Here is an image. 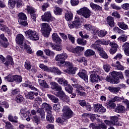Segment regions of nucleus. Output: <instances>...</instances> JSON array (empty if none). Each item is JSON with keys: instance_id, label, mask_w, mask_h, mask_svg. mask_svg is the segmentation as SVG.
Listing matches in <instances>:
<instances>
[{"instance_id": "f257e3e1", "label": "nucleus", "mask_w": 129, "mask_h": 129, "mask_svg": "<svg viewBox=\"0 0 129 129\" xmlns=\"http://www.w3.org/2000/svg\"><path fill=\"white\" fill-rule=\"evenodd\" d=\"M118 77L120 79H123L122 72L113 71L111 73V76L107 77L106 80L108 81V82H110V83L117 84L119 82V79Z\"/></svg>"}, {"instance_id": "f03ea898", "label": "nucleus", "mask_w": 129, "mask_h": 129, "mask_svg": "<svg viewBox=\"0 0 129 129\" xmlns=\"http://www.w3.org/2000/svg\"><path fill=\"white\" fill-rule=\"evenodd\" d=\"M51 88L53 90H56V91H58L57 93H54V95L59 97V98H63V97H67L66 101H69V97H67L65 95V93L62 90V87L58 84V83L55 82H51L50 83Z\"/></svg>"}, {"instance_id": "7ed1b4c3", "label": "nucleus", "mask_w": 129, "mask_h": 129, "mask_svg": "<svg viewBox=\"0 0 129 129\" xmlns=\"http://www.w3.org/2000/svg\"><path fill=\"white\" fill-rule=\"evenodd\" d=\"M101 73H103V70L100 68L96 69V70H94L93 71L90 72V74H91V82H97V81H98V79L99 80H100L99 76H98L97 74H101Z\"/></svg>"}, {"instance_id": "20e7f679", "label": "nucleus", "mask_w": 129, "mask_h": 129, "mask_svg": "<svg viewBox=\"0 0 129 129\" xmlns=\"http://www.w3.org/2000/svg\"><path fill=\"white\" fill-rule=\"evenodd\" d=\"M62 116L65 119H69L73 117V111L68 106H64L62 107Z\"/></svg>"}, {"instance_id": "39448f33", "label": "nucleus", "mask_w": 129, "mask_h": 129, "mask_svg": "<svg viewBox=\"0 0 129 129\" xmlns=\"http://www.w3.org/2000/svg\"><path fill=\"white\" fill-rule=\"evenodd\" d=\"M78 15H80V16H82L85 19H88V18H90V16H91V11L88 9L87 7H83L81 8L78 11H77Z\"/></svg>"}, {"instance_id": "423d86ee", "label": "nucleus", "mask_w": 129, "mask_h": 129, "mask_svg": "<svg viewBox=\"0 0 129 129\" xmlns=\"http://www.w3.org/2000/svg\"><path fill=\"white\" fill-rule=\"evenodd\" d=\"M25 34L27 38L32 40V41H38L39 40V34L34 30H28L25 32Z\"/></svg>"}, {"instance_id": "0eeeda50", "label": "nucleus", "mask_w": 129, "mask_h": 129, "mask_svg": "<svg viewBox=\"0 0 129 129\" xmlns=\"http://www.w3.org/2000/svg\"><path fill=\"white\" fill-rule=\"evenodd\" d=\"M104 122L107 125H121L118 123V117L114 116L110 117V120H105Z\"/></svg>"}, {"instance_id": "6e6552de", "label": "nucleus", "mask_w": 129, "mask_h": 129, "mask_svg": "<svg viewBox=\"0 0 129 129\" xmlns=\"http://www.w3.org/2000/svg\"><path fill=\"white\" fill-rule=\"evenodd\" d=\"M41 28V32L42 35L44 37L49 36V30H50V26L47 23H42L40 25Z\"/></svg>"}, {"instance_id": "1a4fd4ad", "label": "nucleus", "mask_w": 129, "mask_h": 129, "mask_svg": "<svg viewBox=\"0 0 129 129\" xmlns=\"http://www.w3.org/2000/svg\"><path fill=\"white\" fill-rule=\"evenodd\" d=\"M41 20L43 22H52L54 18L52 17L51 12H46L41 16Z\"/></svg>"}, {"instance_id": "9d476101", "label": "nucleus", "mask_w": 129, "mask_h": 129, "mask_svg": "<svg viewBox=\"0 0 129 129\" xmlns=\"http://www.w3.org/2000/svg\"><path fill=\"white\" fill-rule=\"evenodd\" d=\"M81 25L80 23V19L77 17L75 18V20L73 22L69 23V27L70 29H73L76 28V29H78L79 26Z\"/></svg>"}, {"instance_id": "9b49d317", "label": "nucleus", "mask_w": 129, "mask_h": 129, "mask_svg": "<svg viewBox=\"0 0 129 129\" xmlns=\"http://www.w3.org/2000/svg\"><path fill=\"white\" fill-rule=\"evenodd\" d=\"M68 58V55L66 53L57 54L55 58V61H59L60 64H64V61L66 60V58Z\"/></svg>"}, {"instance_id": "f8f14e48", "label": "nucleus", "mask_w": 129, "mask_h": 129, "mask_svg": "<svg viewBox=\"0 0 129 129\" xmlns=\"http://www.w3.org/2000/svg\"><path fill=\"white\" fill-rule=\"evenodd\" d=\"M90 127H92L93 129H106L107 126L105 125L104 123H99L98 124H94L93 123H91L89 125Z\"/></svg>"}, {"instance_id": "ddd939ff", "label": "nucleus", "mask_w": 129, "mask_h": 129, "mask_svg": "<svg viewBox=\"0 0 129 129\" xmlns=\"http://www.w3.org/2000/svg\"><path fill=\"white\" fill-rule=\"evenodd\" d=\"M78 76L83 79L85 82H88V76H87V72L85 70H82L78 73Z\"/></svg>"}, {"instance_id": "4468645a", "label": "nucleus", "mask_w": 129, "mask_h": 129, "mask_svg": "<svg viewBox=\"0 0 129 129\" xmlns=\"http://www.w3.org/2000/svg\"><path fill=\"white\" fill-rule=\"evenodd\" d=\"M24 40H25V37L24 36V35H23V34H19L16 36V44H18V45H20V46L22 45L24 46V45L23 44H24Z\"/></svg>"}, {"instance_id": "2eb2a0df", "label": "nucleus", "mask_w": 129, "mask_h": 129, "mask_svg": "<svg viewBox=\"0 0 129 129\" xmlns=\"http://www.w3.org/2000/svg\"><path fill=\"white\" fill-rule=\"evenodd\" d=\"M125 111H126V108L120 104H118L115 108V112L117 113H125Z\"/></svg>"}, {"instance_id": "dca6fc26", "label": "nucleus", "mask_w": 129, "mask_h": 129, "mask_svg": "<svg viewBox=\"0 0 129 129\" xmlns=\"http://www.w3.org/2000/svg\"><path fill=\"white\" fill-rule=\"evenodd\" d=\"M55 81H57L58 83L62 85V86H67L68 85V81L65 80L64 78H55L54 79Z\"/></svg>"}, {"instance_id": "f3484780", "label": "nucleus", "mask_w": 129, "mask_h": 129, "mask_svg": "<svg viewBox=\"0 0 129 129\" xmlns=\"http://www.w3.org/2000/svg\"><path fill=\"white\" fill-rule=\"evenodd\" d=\"M52 39L54 43H57L58 44H60L62 42V39L60 38L58 34L56 33H53L52 35Z\"/></svg>"}, {"instance_id": "a211bd4d", "label": "nucleus", "mask_w": 129, "mask_h": 129, "mask_svg": "<svg viewBox=\"0 0 129 129\" xmlns=\"http://www.w3.org/2000/svg\"><path fill=\"white\" fill-rule=\"evenodd\" d=\"M89 117H90L92 121H94V120L96 119V117H95V115L93 114L84 113L82 115V118H83V119H88Z\"/></svg>"}, {"instance_id": "6ab92c4d", "label": "nucleus", "mask_w": 129, "mask_h": 129, "mask_svg": "<svg viewBox=\"0 0 129 129\" xmlns=\"http://www.w3.org/2000/svg\"><path fill=\"white\" fill-rule=\"evenodd\" d=\"M90 7L91 8L92 10H93L95 12L102 11V7L92 2L90 4Z\"/></svg>"}, {"instance_id": "aec40b11", "label": "nucleus", "mask_w": 129, "mask_h": 129, "mask_svg": "<svg viewBox=\"0 0 129 129\" xmlns=\"http://www.w3.org/2000/svg\"><path fill=\"white\" fill-rule=\"evenodd\" d=\"M106 24L108 25L110 28H112V27H114L115 23H114V19L113 17L111 16H108L106 19Z\"/></svg>"}, {"instance_id": "412c9836", "label": "nucleus", "mask_w": 129, "mask_h": 129, "mask_svg": "<svg viewBox=\"0 0 129 129\" xmlns=\"http://www.w3.org/2000/svg\"><path fill=\"white\" fill-rule=\"evenodd\" d=\"M106 89H108L110 92L117 94L120 90V87H114L112 86H109L108 88H106Z\"/></svg>"}, {"instance_id": "4be33fe9", "label": "nucleus", "mask_w": 129, "mask_h": 129, "mask_svg": "<svg viewBox=\"0 0 129 129\" xmlns=\"http://www.w3.org/2000/svg\"><path fill=\"white\" fill-rule=\"evenodd\" d=\"M49 72L54 73V74H57V75H61L63 73L58 68L55 67L49 68Z\"/></svg>"}, {"instance_id": "5701e85b", "label": "nucleus", "mask_w": 129, "mask_h": 129, "mask_svg": "<svg viewBox=\"0 0 129 129\" xmlns=\"http://www.w3.org/2000/svg\"><path fill=\"white\" fill-rule=\"evenodd\" d=\"M122 49L124 51L125 54L126 56H129V43L125 42L122 45Z\"/></svg>"}, {"instance_id": "b1692460", "label": "nucleus", "mask_w": 129, "mask_h": 129, "mask_svg": "<svg viewBox=\"0 0 129 129\" xmlns=\"http://www.w3.org/2000/svg\"><path fill=\"white\" fill-rule=\"evenodd\" d=\"M84 50V47L82 46H77L76 48H73L72 50V53L75 54H80L82 51Z\"/></svg>"}, {"instance_id": "393cba45", "label": "nucleus", "mask_w": 129, "mask_h": 129, "mask_svg": "<svg viewBox=\"0 0 129 129\" xmlns=\"http://www.w3.org/2000/svg\"><path fill=\"white\" fill-rule=\"evenodd\" d=\"M47 115H46V120L49 121V122H53L54 121V117L52 115V110H47Z\"/></svg>"}, {"instance_id": "a878e982", "label": "nucleus", "mask_w": 129, "mask_h": 129, "mask_svg": "<svg viewBox=\"0 0 129 129\" xmlns=\"http://www.w3.org/2000/svg\"><path fill=\"white\" fill-rule=\"evenodd\" d=\"M112 66L115 67V69H117V70H124V67L120 64V62L118 61H116L115 63H112Z\"/></svg>"}, {"instance_id": "bb28decb", "label": "nucleus", "mask_w": 129, "mask_h": 129, "mask_svg": "<svg viewBox=\"0 0 129 129\" xmlns=\"http://www.w3.org/2000/svg\"><path fill=\"white\" fill-rule=\"evenodd\" d=\"M25 87H29V88H30L31 90H35V91L39 92V89H37L35 87L33 86L32 85V83L29 81H25Z\"/></svg>"}, {"instance_id": "cd10ccee", "label": "nucleus", "mask_w": 129, "mask_h": 129, "mask_svg": "<svg viewBox=\"0 0 129 129\" xmlns=\"http://www.w3.org/2000/svg\"><path fill=\"white\" fill-rule=\"evenodd\" d=\"M20 47L21 49H23V50H26L29 54H32V53H33V51H32V48H31V47L27 45L26 43H24L23 45H21Z\"/></svg>"}, {"instance_id": "c85d7f7f", "label": "nucleus", "mask_w": 129, "mask_h": 129, "mask_svg": "<svg viewBox=\"0 0 129 129\" xmlns=\"http://www.w3.org/2000/svg\"><path fill=\"white\" fill-rule=\"evenodd\" d=\"M37 113L40 115V119L42 121L45 120V111L42 108H39L37 110Z\"/></svg>"}, {"instance_id": "c756f323", "label": "nucleus", "mask_w": 129, "mask_h": 129, "mask_svg": "<svg viewBox=\"0 0 129 129\" xmlns=\"http://www.w3.org/2000/svg\"><path fill=\"white\" fill-rule=\"evenodd\" d=\"M6 66H10V65H14V60H13V57L8 55L7 56V60L4 63Z\"/></svg>"}, {"instance_id": "7c9ffc66", "label": "nucleus", "mask_w": 129, "mask_h": 129, "mask_svg": "<svg viewBox=\"0 0 129 129\" xmlns=\"http://www.w3.org/2000/svg\"><path fill=\"white\" fill-rule=\"evenodd\" d=\"M64 18L66 21H71L73 19V14L70 11H67L65 14Z\"/></svg>"}, {"instance_id": "2f4dec72", "label": "nucleus", "mask_w": 129, "mask_h": 129, "mask_svg": "<svg viewBox=\"0 0 129 129\" xmlns=\"http://www.w3.org/2000/svg\"><path fill=\"white\" fill-rule=\"evenodd\" d=\"M64 72H66L68 74H75L76 71H77V68H72L65 70H63Z\"/></svg>"}, {"instance_id": "473e14b6", "label": "nucleus", "mask_w": 129, "mask_h": 129, "mask_svg": "<svg viewBox=\"0 0 129 129\" xmlns=\"http://www.w3.org/2000/svg\"><path fill=\"white\" fill-rule=\"evenodd\" d=\"M113 102H112V100L108 101L107 102V108L109 109H114V108H115V106H116V105Z\"/></svg>"}, {"instance_id": "72a5a7b5", "label": "nucleus", "mask_w": 129, "mask_h": 129, "mask_svg": "<svg viewBox=\"0 0 129 129\" xmlns=\"http://www.w3.org/2000/svg\"><path fill=\"white\" fill-rule=\"evenodd\" d=\"M117 25L119 28L122 30H127L128 29V26L127 25L125 24V23H124L123 22H119L117 23Z\"/></svg>"}, {"instance_id": "f704fd0d", "label": "nucleus", "mask_w": 129, "mask_h": 129, "mask_svg": "<svg viewBox=\"0 0 129 129\" xmlns=\"http://www.w3.org/2000/svg\"><path fill=\"white\" fill-rule=\"evenodd\" d=\"M28 113H29V111H27L24 109H21L20 111V115L23 119H26L27 118Z\"/></svg>"}, {"instance_id": "c9c22d12", "label": "nucleus", "mask_w": 129, "mask_h": 129, "mask_svg": "<svg viewBox=\"0 0 129 129\" xmlns=\"http://www.w3.org/2000/svg\"><path fill=\"white\" fill-rule=\"evenodd\" d=\"M39 84L44 88H49V85L46 83V81L44 80L38 79Z\"/></svg>"}, {"instance_id": "e433bc0d", "label": "nucleus", "mask_w": 129, "mask_h": 129, "mask_svg": "<svg viewBox=\"0 0 129 129\" xmlns=\"http://www.w3.org/2000/svg\"><path fill=\"white\" fill-rule=\"evenodd\" d=\"M8 119L11 122H15L16 123H18V119H19V117L17 116H13L11 114L9 115Z\"/></svg>"}, {"instance_id": "4c0bfd02", "label": "nucleus", "mask_w": 129, "mask_h": 129, "mask_svg": "<svg viewBox=\"0 0 129 129\" xmlns=\"http://www.w3.org/2000/svg\"><path fill=\"white\" fill-rule=\"evenodd\" d=\"M95 54V52L92 49H87L85 51V56L86 57H90V56H94Z\"/></svg>"}, {"instance_id": "58836bf2", "label": "nucleus", "mask_w": 129, "mask_h": 129, "mask_svg": "<svg viewBox=\"0 0 129 129\" xmlns=\"http://www.w3.org/2000/svg\"><path fill=\"white\" fill-rule=\"evenodd\" d=\"M97 35L100 38H103L107 35V31L106 30H99L97 31Z\"/></svg>"}, {"instance_id": "ea45409f", "label": "nucleus", "mask_w": 129, "mask_h": 129, "mask_svg": "<svg viewBox=\"0 0 129 129\" xmlns=\"http://www.w3.org/2000/svg\"><path fill=\"white\" fill-rule=\"evenodd\" d=\"M54 8L55 9L54 10V13L55 15H56L57 16H61V15H62V12H63V10L61 8H60L56 6H55Z\"/></svg>"}, {"instance_id": "a19ab883", "label": "nucleus", "mask_w": 129, "mask_h": 129, "mask_svg": "<svg viewBox=\"0 0 129 129\" xmlns=\"http://www.w3.org/2000/svg\"><path fill=\"white\" fill-rule=\"evenodd\" d=\"M77 61L79 63H83L85 66L87 65V59H86V58L84 57L77 58Z\"/></svg>"}, {"instance_id": "79ce46f5", "label": "nucleus", "mask_w": 129, "mask_h": 129, "mask_svg": "<svg viewBox=\"0 0 129 129\" xmlns=\"http://www.w3.org/2000/svg\"><path fill=\"white\" fill-rule=\"evenodd\" d=\"M41 108L44 109V108L46 109V112L48 110H52V107L49 105V104H47L46 103H43L41 105Z\"/></svg>"}, {"instance_id": "37998d69", "label": "nucleus", "mask_w": 129, "mask_h": 129, "mask_svg": "<svg viewBox=\"0 0 129 129\" xmlns=\"http://www.w3.org/2000/svg\"><path fill=\"white\" fill-rule=\"evenodd\" d=\"M127 39V37H126V36L122 35L118 38L117 40L118 42H120V43H124V42H126Z\"/></svg>"}, {"instance_id": "c03bdc74", "label": "nucleus", "mask_w": 129, "mask_h": 129, "mask_svg": "<svg viewBox=\"0 0 129 129\" xmlns=\"http://www.w3.org/2000/svg\"><path fill=\"white\" fill-rule=\"evenodd\" d=\"M24 67L25 69L27 70L30 71L31 70V68H32V65H31V62L29 60H26L25 64Z\"/></svg>"}, {"instance_id": "a18cd8bd", "label": "nucleus", "mask_w": 129, "mask_h": 129, "mask_svg": "<svg viewBox=\"0 0 129 129\" xmlns=\"http://www.w3.org/2000/svg\"><path fill=\"white\" fill-rule=\"evenodd\" d=\"M44 52L47 56H50L51 57H53L55 56V53L52 50H50L49 49H46L44 50Z\"/></svg>"}, {"instance_id": "49530a36", "label": "nucleus", "mask_w": 129, "mask_h": 129, "mask_svg": "<svg viewBox=\"0 0 129 129\" xmlns=\"http://www.w3.org/2000/svg\"><path fill=\"white\" fill-rule=\"evenodd\" d=\"M47 96H48V98H49V99H50V100H52V102H54V103H57V102H58V101H59V99L55 97V96H54L51 94H48Z\"/></svg>"}, {"instance_id": "de8ad7c7", "label": "nucleus", "mask_w": 129, "mask_h": 129, "mask_svg": "<svg viewBox=\"0 0 129 129\" xmlns=\"http://www.w3.org/2000/svg\"><path fill=\"white\" fill-rule=\"evenodd\" d=\"M77 43L79 44V45H81L82 46H84L86 45V40L82 39L79 38L77 40Z\"/></svg>"}, {"instance_id": "09e8293b", "label": "nucleus", "mask_w": 129, "mask_h": 129, "mask_svg": "<svg viewBox=\"0 0 129 129\" xmlns=\"http://www.w3.org/2000/svg\"><path fill=\"white\" fill-rule=\"evenodd\" d=\"M23 100H24V97L21 95H18L15 98V101L17 103H21Z\"/></svg>"}, {"instance_id": "8fccbe9b", "label": "nucleus", "mask_w": 129, "mask_h": 129, "mask_svg": "<svg viewBox=\"0 0 129 129\" xmlns=\"http://www.w3.org/2000/svg\"><path fill=\"white\" fill-rule=\"evenodd\" d=\"M63 64L64 66V67L67 68V69H70V68H73V64L69 62V61H64V63H61Z\"/></svg>"}, {"instance_id": "3c124183", "label": "nucleus", "mask_w": 129, "mask_h": 129, "mask_svg": "<svg viewBox=\"0 0 129 129\" xmlns=\"http://www.w3.org/2000/svg\"><path fill=\"white\" fill-rule=\"evenodd\" d=\"M25 10L27 11V13H29L30 15H33V14L35 13V10L31 6H27V8L25 9Z\"/></svg>"}, {"instance_id": "603ef678", "label": "nucleus", "mask_w": 129, "mask_h": 129, "mask_svg": "<svg viewBox=\"0 0 129 129\" xmlns=\"http://www.w3.org/2000/svg\"><path fill=\"white\" fill-rule=\"evenodd\" d=\"M16 5V1L14 0H9L8 6L10 9H14Z\"/></svg>"}, {"instance_id": "864d4df0", "label": "nucleus", "mask_w": 129, "mask_h": 129, "mask_svg": "<svg viewBox=\"0 0 129 129\" xmlns=\"http://www.w3.org/2000/svg\"><path fill=\"white\" fill-rule=\"evenodd\" d=\"M123 99H124V98L123 97H119L117 96H115L113 98L111 99V100H112V102H115L116 101H121V100H123Z\"/></svg>"}, {"instance_id": "5fc2aeb1", "label": "nucleus", "mask_w": 129, "mask_h": 129, "mask_svg": "<svg viewBox=\"0 0 129 129\" xmlns=\"http://www.w3.org/2000/svg\"><path fill=\"white\" fill-rule=\"evenodd\" d=\"M40 120L41 119L38 117V116H35L33 117V122L35 125H38L40 124Z\"/></svg>"}, {"instance_id": "6e6d98bb", "label": "nucleus", "mask_w": 129, "mask_h": 129, "mask_svg": "<svg viewBox=\"0 0 129 129\" xmlns=\"http://www.w3.org/2000/svg\"><path fill=\"white\" fill-rule=\"evenodd\" d=\"M34 92H29L27 95H25V96L28 99L33 100V99H34Z\"/></svg>"}, {"instance_id": "4d7b16f0", "label": "nucleus", "mask_w": 129, "mask_h": 129, "mask_svg": "<svg viewBox=\"0 0 129 129\" xmlns=\"http://www.w3.org/2000/svg\"><path fill=\"white\" fill-rule=\"evenodd\" d=\"M39 67L41 69H42V70H44V71H46V72H49L50 71V68L45 66L44 64H40Z\"/></svg>"}, {"instance_id": "13d9d810", "label": "nucleus", "mask_w": 129, "mask_h": 129, "mask_svg": "<svg viewBox=\"0 0 129 129\" xmlns=\"http://www.w3.org/2000/svg\"><path fill=\"white\" fill-rule=\"evenodd\" d=\"M19 21H26V20H27V16L23 13H19Z\"/></svg>"}, {"instance_id": "bf43d9fd", "label": "nucleus", "mask_w": 129, "mask_h": 129, "mask_svg": "<svg viewBox=\"0 0 129 129\" xmlns=\"http://www.w3.org/2000/svg\"><path fill=\"white\" fill-rule=\"evenodd\" d=\"M66 86H67L65 87L66 91H67L69 93H72V91H73V88L72 87V86H71V85H69L68 84V85Z\"/></svg>"}, {"instance_id": "052dcab7", "label": "nucleus", "mask_w": 129, "mask_h": 129, "mask_svg": "<svg viewBox=\"0 0 129 129\" xmlns=\"http://www.w3.org/2000/svg\"><path fill=\"white\" fill-rule=\"evenodd\" d=\"M103 68L105 72L108 73L109 71H110L111 67H110V65L108 64H104L103 65Z\"/></svg>"}, {"instance_id": "680f3d73", "label": "nucleus", "mask_w": 129, "mask_h": 129, "mask_svg": "<svg viewBox=\"0 0 129 129\" xmlns=\"http://www.w3.org/2000/svg\"><path fill=\"white\" fill-rule=\"evenodd\" d=\"M85 29L87 30L88 31H93L94 27L92 26L91 25L89 24H86L84 26Z\"/></svg>"}, {"instance_id": "e2e57ef3", "label": "nucleus", "mask_w": 129, "mask_h": 129, "mask_svg": "<svg viewBox=\"0 0 129 129\" xmlns=\"http://www.w3.org/2000/svg\"><path fill=\"white\" fill-rule=\"evenodd\" d=\"M14 81L19 83H21L22 81V76L18 75L14 76Z\"/></svg>"}, {"instance_id": "0e129e2a", "label": "nucleus", "mask_w": 129, "mask_h": 129, "mask_svg": "<svg viewBox=\"0 0 129 129\" xmlns=\"http://www.w3.org/2000/svg\"><path fill=\"white\" fill-rule=\"evenodd\" d=\"M5 122L6 123V129H14V126L12 124V123H11V122L9 121Z\"/></svg>"}, {"instance_id": "69168bd1", "label": "nucleus", "mask_w": 129, "mask_h": 129, "mask_svg": "<svg viewBox=\"0 0 129 129\" xmlns=\"http://www.w3.org/2000/svg\"><path fill=\"white\" fill-rule=\"evenodd\" d=\"M0 30L3 32H8L9 28L4 24H0Z\"/></svg>"}, {"instance_id": "338daca9", "label": "nucleus", "mask_w": 129, "mask_h": 129, "mask_svg": "<svg viewBox=\"0 0 129 129\" xmlns=\"http://www.w3.org/2000/svg\"><path fill=\"white\" fill-rule=\"evenodd\" d=\"M101 105L99 104H96L94 105V110L95 112H98V111H99Z\"/></svg>"}, {"instance_id": "774afa93", "label": "nucleus", "mask_w": 129, "mask_h": 129, "mask_svg": "<svg viewBox=\"0 0 129 129\" xmlns=\"http://www.w3.org/2000/svg\"><path fill=\"white\" fill-rule=\"evenodd\" d=\"M53 109L55 111H59L60 110V105L59 104H54Z\"/></svg>"}]
</instances>
